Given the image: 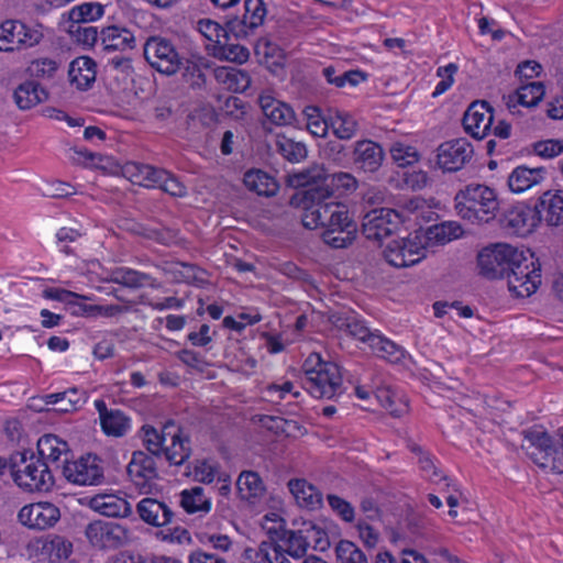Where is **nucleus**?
<instances>
[{
  "mask_svg": "<svg viewBox=\"0 0 563 563\" xmlns=\"http://www.w3.org/2000/svg\"><path fill=\"white\" fill-rule=\"evenodd\" d=\"M545 176V168L516 167L508 177V186L514 192H523L540 184Z\"/></svg>",
  "mask_w": 563,
  "mask_h": 563,
  "instance_id": "c756f323",
  "label": "nucleus"
},
{
  "mask_svg": "<svg viewBox=\"0 0 563 563\" xmlns=\"http://www.w3.org/2000/svg\"><path fill=\"white\" fill-rule=\"evenodd\" d=\"M59 63L55 59L44 57L37 58L30 63L26 68V71L31 77L34 78H53L57 69L59 68Z\"/></svg>",
  "mask_w": 563,
  "mask_h": 563,
  "instance_id": "052dcab7",
  "label": "nucleus"
},
{
  "mask_svg": "<svg viewBox=\"0 0 563 563\" xmlns=\"http://www.w3.org/2000/svg\"><path fill=\"white\" fill-rule=\"evenodd\" d=\"M269 542H261L257 548H246L241 556V563H269Z\"/></svg>",
  "mask_w": 563,
  "mask_h": 563,
  "instance_id": "69168bd1",
  "label": "nucleus"
},
{
  "mask_svg": "<svg viewBox=\"0 0 563 563\" xmlns=\"http://www.w3.org/2000/svg\"><path fill=\"white\" fill-rule=\"evenodd\" d=\"M353 154L355 164L369 173L376 172L384 159L382 146L369 140L356 142Z\"/></svg>",
  "mask_w": 563,
  "mask_h": 563,
  "instance_id": "393cba45",
  "label": "nucleus"
},
{
  "mask_svg": "<svg viewBox=\"0 0 563 563\" xmlns=\"http://www.w3.org/2000/svg\"><path fill=\"white\" fill-rule=\"evenodd\" d=\"M288 488L300 507L314 510L322 506V494L306 479H290Z\"/></svg>",
  "mask_w": 563,
  "mask_h": 563,
  "instance_id": "c85d7f7f",
  "label": "nucleus"
},
{
  "mask_svg": "<svg viewBox=\"0 0 563 563\" xmlns=\"http://www.w3.org/2000/svg\"><path fill=\"white\" fill-rule=\"evenodd\" d=\"M302 369L307 379L316 387H340L342 384L340 367L335 363L322 361L318 353L308 356Z\"/></svg>",
  "mask_w": 563,
  "mask_h": 563,
  "instance_id": "4468645a",
  "label": "nucleus"
},
{
  "mask_svg": "<svg viewBox=\"0 0 563 563\" xmlns=\"http://www.w3.org/2000/svg\"><path fill=\"white\" fill-rule=\"evenodd\" d=\"M123 175L133 184L144 187H155V179L164 176V169H158L150 165L131 162L124 165Z\"/></svg>",
  "mask_w": 563,
  "mask_h": 563,
  "instance_id": "e433bc0d",
  "label": "nucleus"
},
{
  "mask_svg": "<svg viewBox=\"0 0 563 563\" xmlns=\"http://www.w3.org/2000/svg\"><path fill=\"white\" fill-rule=\"evenodd\" d=\"M96 409L99 412L101 428L103 432L112 437H122L130 428V420L120 410H108L103 400L95 401Z\"/></svg>",
  "mask_w": 563,
  "mask_h": 563,
  "instance_id": "cd10ccee",
  "label": "nucleus"
},
{
  "mask_svg": "<svg viewBox=\"0 0 563 563\" xmlns=\"http://www.w3.org/2000/svg\"><path fill=\"white\" fill-rule=\"evenodd\" d=\"M303 119L306 121L307 130L318 137H323L328 133L330 126L329 117L323 118L320 109L314 106H308L302 111Z\"/></svg>",
  "mask_w": 563,
  "mask_h": 563,
  "instance_id": "864d4df0",
  "label": "nucleus"
},
{
  "mask_svg": "<svg viewBox=\"0 0 563 563\" xmlns=\"http://www.w3.org/2000/svg\"><path fill=\"white\" fill-rule=\"evenodd\" d=\"M521 448L527 455L540 467H550L552 459L555 457L556 449L547 431L531 428L525 430Z\"/></svg>",
  "mask_w": 563,
  "mask_h": 563,
  "instance_id": "f8f14e48",
  "label": "nucleus"
},
{
  "mask_svg": "<svg viewBox=\"0 0 563 563\" xmlns=\"http://www.w3.org/2000/svg\"><path fill=\"white\" fill-rule=\"evenodd\" d=\"M103 14V7L97 2H87L69 11V20L74 23L90 22Z\"/></svg>",
  "mask_w": 563,
  "mask_h": 563,
  "instance_id": "13d9d810",
  "label": "nucleus"
},
{
  "mask_svg": "<svg viewBox=\"0 0 563 563\" xmlns=\"http://www.w3.org/2000/svg\"><path fill=\"white\" fill-rule=\"evenodd\" d=\"M493 120V109L489 103L484 100H477L468 106L462 122L466 133L481 140L487 135Z\"/></svg>",
  "mask_w": 563,
  "mask_h": 563,
  "instance_id": "a211bd4d",
  "label": "nucleus"
},
{
  "mask_svg": "<svg viewBox=\"0 0 563 563\" xmlns=\"http://www.w3.org/2000/svg\"><path fill=\"white\" fill-rule=\"evenodd\" d=\"M155 180V187L173 197H184L187 194L186 187L166 170H164V176H158Z\"/></svg>",
  "mask_w": 563,
  "mask_h": 563,
  "instance_id": "e2e57ef3",
  "label": "nucleus"
},
{
  "mask_svg": "<svg viewBox=\"0 0 563 563\" xmlns=\"http://www.w3.org/2000/svg\"><path fill=\"white\" fill-rule=\"evenodd\" d=\"M390 154L394 162L399 167H407L415 163H417L420 158V155L416 147L404 144V143H395L390 148Z\"/></svg>",
  "mask_w": 563,
  "mask_h": 563,
  "instance_id": "680f3d73",
  "label": "nucleus"
},
{
  "mask_svg": "<svg viewBox=\"0 0 563 563\" xmlns=\"http://www.w3.org/2000/svg\"><path fill=\"white\" fill-rule=\"evenodd\" d=\"M426 247L418 235L393 240L387 243L383 256L394 267L415 265L426 257Z\"/></svg>",
  "mask_w": 563,
  "mask_h": 563,
  "instance_id": "6e6552de",
  "label": "nucleus"
},
{
  "mask_svg": "<svg viewBox=\"0 0 563 563\" xmlns=\"http://www.w3.org/2000/svg\"><path fill=\"white\" fill-rule=\"evenodd\" d=\"M129 306H120V305H87L79 302L73 306L71 314L75 316H86V317H106L112 318L118 314L124 313L129 311Z\"/></svg>",
  "mask_w": 563,
  "mask_h": 563,
  "instance_id": "de8ad7c7",
  "label": "nucleus"
},
{
  "mask_svg": "<svg viewBox=\"0 0 563 563\" xmlns=\"http://www.w3.org/2000/svg\"><path fill=\"white\" fill-rule=\"evenodd\" d=\"M269 534L273 541L283 542L284 550L294 559H301L306 555L308 548L311 544V536L306 534L305 527L299 530H287L280 527V530L269 529Z\"/></svg>",
  "mask_w": 563,
  "mask_h": 563,
  "instance_id": "4be33fe9",
  "label": "nucleus"
},
{
  "mask_svg": "<svg viewBox=\"0 0 563 563\" xmlns=\"http://www.w3.org/2000/svg\"><path fill=\"white\" fill-rule=\"evenodd\" d=\"M401 219L397 211L389 208H377L365 213L362 233L368 240L382 241L397 232Z\"/></svg>",
  "mask_w": 563,
  "mask_h": 563,
  "instance_id": "9d476101",
  "label": "nucleus"
},
{
  "mask_svg": "<svg viewBox=\"0 0 563 563\" xmlns=\"http://www.w3.org/2000/svg\"><path fill=\"white\" fill-rule=\"evenodd\" d=\"M180 506L188 514L195 512H209L211 509V501L205 495V490L200 486L185 489L180 494Z\"/></svg>",
  "mask_w": 563,
  "mask_h": 563,
  "instance_id": "79ce46f5",
  "label": "nucleus"
},
{
  "mask_svg": "<svg viewBox=\"0 0 563 563\" xmlns=\"http://www.w3.org/2000/svg\"><path fill=\"white\" fill-rule=\"evenodd\" d=\"M243 183L247 189L260 196H274L278 189L275 179L260 169L246 172L243 177Z\"/></svg>",
  "mask_w": 563,
  "mask_h": 563,
  "instance_id": "ea45409f",
  "label": "nucleus"
},
{
  "mask_svg": "<svg viewBox=\"0 0 563 563\" xmlns=\"http://www.w3.org/2000/svg\"><path fill=\"white\" fill-rule=\"evenodd\" d=\"M330 126L341 140L352 139L357 130L356 121L347 112L339 109L329 110Z\"/></svg>",
  "mask_w": 563,
  "mask_h": 563,
  "instance_id": "37998d69",
  "label": "nucleus"
},
{
  "mask_svg": "<svg viewBox=\"0 0 563 563\" xmlns=\"http://www.w3.org/2000/svg\"><path fill=\"white\" fill-rule=\"evenodd\" d=\"M47 97L46 90L40 84L32 80L19 85L13 93L14 102L21 110H29L45 101Z\"/></svg>",
  "mask_w": 563,
  "mask_h": 563,
  "instance_id": "473e14b6",
  "label": "nucleus"
},
{
  "mask_svg": "<svg viewBox=\"0 0 563 563\" xmlns=\"http://www.w3.org/2000/svg\"><path fill=\"white\" fill-rule=\"evenodd\" d=\"M258 104L267 122L276 126L296 125L298 120L294 109L286 102L263 93L258 97Z\"/></svg>",
  "mask_w": 563,
  "mask_h": 563,
  "instance_id": "6ab92c4d",
  "label": "nucleus"
},
{
  "mask_svg": "<svg viewBox=\"0 0 563 563\" xmlns=\"http://www.w3.org/2000/svg\"><path fill=\"white\" fill-rule=\"evenodd\" d=\"M100 40L103 51L125 52L136 47L134 34L117 25L103 27L100 32Z\"/></svg>",
  "mask_w": 563,
  "mask_h": 563,
  "instance_id": "bb28decb",
  "label": "nucleus"
},
{
  "mask_svg": "<svg viewBox=\"0 0 563 563\" xmlns=\"http://www.w3.org/2000/svg\"><path fill=\"white\" fill-rule=\"evenodd\" d=\"M143 54L152 68L166 76L175 75L184 64L173 41L158 35L145 41Z\"/></svg>",
  "mask_w": 563,
  "mask_h": 563,
  "instance_id": "20e7f679",
  "label": "nucleus"
},
{
  "mask_svg": "<svg viewBox=\"0 0 563 563\" xmlns=\"http://www.w3.org/2000/svg\"><path fill=\"white\" fill-rule=\"evenodd\" d=\"M89 507L107 517H128L132 514L130 503L112 494H99L91 497Z\"/></svg>",
  "mask_w": 563,
  "mask_h": 563,
  "instance_id": "a878e982",
  "label": "nucleus"
},
{
  "mask_svg": "<svg viewBox=\"0 0 563 563\" xmlns=\"http://www.w3.org/2000/svg\"><path fill=\"white\" fill-rule=\"evenodd\" d=\"M327 499L331 509L335 511L344 521L352 522L354 520V508L349 501L332 494L328 495Z\"/></svg>",
  "mask_w": 563,
  "mask_h": 563,
  "instance_id": "774afa93",
  "label": "nucleus"
},
{
  "mask_svg": "<svg viewBox=\"0 0 563 563\" xmlns=\"http://www.w3.org/2000/svg\"><path fill=\"white\" fill-rule=\"evenodd\" d=\"M214 56L219 59L228 62L243 64L250 58V51L246 46L239 43H232L230 40H223V42L216 46Z\"/></svg>",
  "mask_w": 563,
  "mask_h": 563,
  "instance_id": "3c124183",
  "label": "nucleus"
},
{
  "mask_svg": "<svg viewBox=\"0 0 563 563\" xmlns=\"http://www.w3.org/2000/svg\"><path fill=\"white\" fill-rule=\"evenodd\" d=\"M173 429L176 426L173 422H168L164 426L163 432L158 433L153 427L144 426L143 430V442L146 449L154 455H161L165 446L167 437H169Z\"/></svg>",
  "mask_w": 563,
  "mask_h": 563,
  "instance_id": "8fccbe9b",
  "label": "nucleus"
},
{
  "mask_svg": "<svg viewBox=\"0 0 563 563\" xmlns=\"http://www.w3.org/2000/svg\"><path fill=\"white\" fill-rule=\"evenodd\" d=\"M172 443H165L163 452L166 460L174 465L184 464L191 454V448L188 438L181 437L178 428L173 429L170 434Z\"/></svg>",
  "mask_w": 563,
  "mask_h": 563,
  "instance_id": "c9c22d12",
  "label": "nucleus"
},
{
  "mask_svg": "<svg viewBox=\"0 0 563 563\" xmlns=\"http://www.w3.org/2000/svg\"><path fill=\"white\" fill-rule=\"evenodd\" d=\"M276 147L284 158L292 163L300 162L307 156V148L303 143L295 142L286 136H277Z\"/></svg>",
  "mask_w": 563,
  "mask_h": 563,
  "instance_id": "6e6d98bb",
  "label": "nucleus"
},
{
  "mask_svg": "<svg viewBox=\"0 0 563 563\" xmlns=\"http://www.w3.org/2000/svg\"><path fill=\"white\" fill-rule=\"evenodd\" d=\"M41 25H26L19 20H7L0 24V51L13 52L34 47L43 40Z\"/></svg>",
  "mask_w": 563,
  "mask_h": 563,
  "instance_id": "423d86ee",
  "label": "nucleus"
},
{
  "mask_svg": "<svg viewBox=\"0 0 563 563\" xmlns=\"http://www.w3.org/2000/svg\"><path fill=\"white\" fill-rule=\"evenodd\" d=\"M532 211L526 206L519 205L510 208L503 218L504 227L517 234H526L534 225Z\"/></svg>",
  "mask_w": 563,
  "mask_h": 563,
  "instance_id": "f704fd0d",
  "label": "nucleus"
},
{
  "mask_svg": "<svg viewBox=\"0 0 563 563\" xmlns=\"http://www.w3.org/2000/svg\"><path fill=\"white\" fill-rule=\"evenodd\" d=\"M354 395L364 401L378 402L393 417H401L408 410L407 402L397 397L394 389H354Z\"/></svg>",
  "mask_w": 563,
  "mask_h": 563,
  "instance_id": "412c9836",
  "label": "nucleus"
},
{
  "mask_svg": "<svg viewBox=\"0 0 563 563\" xmlns=\"http://www.w3.org/2000/svg\"><path fill=\"white\" fill-rule=\"evenodd\" d=\"M310 190H303L305 213L302 224L310 229L324 228L332 221L346 219V207L335 202L332 198L314 199L310 197Z\"/></svg>",
  "mask_w": 563,
  "mask_h": 563,
  "instance_id": "39448f33",
  "label": "nucleus"
},
{
  "mask_svg": "<svg viewBox=\"0 0 563 563\" xmlns=\"http://www.w3.org/2000/svg\"><path fill=\"white\" fill-rule=\"evenodd\" d=\"M126 472L134 486L144 494L152 489L153 481L157 477L154 459L142 451L133 453Z\"/></svg>",
  "mask_w": 563,
  "mask_h": 563,
  "instance_id": "f3484780",
  "label": "nucleus"
},
{
  "mask_svg": "<svg viewBox=\"0 0 563 563\" xmlns=\"http://www.w3.org/2000/svg\"><path fill=\"white\" fill-rule=\"evenodd\" d=\"M236 488L242 499L250 500L263 495L264 485L260 475L252 471H244L236 481Z\"/></svg>",
  "mask_w": 563,
  "mask_h": 563,
  "instance_id": "09e8293b",
  "label": "nucleus"
},
{
  "mask_svg": "<svg viewBox=\"0 0 563 563\" xmlns=\"http://www.w3.org/2000/svg\"><path fill=\"white\" fill-rule=\"evenodd\" d=\"M356 188V179L349 173H336L332 175L327 174L325 181L323 186L311 189L310 197L314 199L320 198H333L334 191L338 189H343L345 191H351Z\"/></svg>",
  "mask_w": 563,
  "mask_h": 563,
  "instance_id": "7c9ffc66",
  "label": "nucleus"
},
{
  "mask_svg": "<svg viewBox=\"0 0 563 563\" xmlns=\"http://www.w3.org/2000/svg\"><path fill=\"white\" fill-rule=\"evenodd\" d=\"M463 230L459 223L448 221L430 227L427 230L426 236L428 241L444 244L461 236Z\"/></svg>",
  "mask_w": 563,
  "mask_h": 563,
  "instance_id": "603ef678",
  "label": "nucleus"
},
{
  "mask_svg": "<svg viewBox=\"0 0 563 563\" xmlns=\"http://www.w3.org/2000/svg\"><path fill=\"white\" fill-rule=\"evenodd\" d=\"M544 96V86L540 81L528 82L519 88V96L516 100L523 107L537 106Z\"/></svg>",
  "mask_w": 563,
  "mask_h": 563,
  "instance_id": "bf43d9fd",
  "label": "nucleus"
},
{
  "mask_svg": "<svg viewBox=\"0 0 563 563\" xmlns=\"http://www.w3.org/2000/svg\"><path fill=\"white\" fill-rule=\"evenodd\" d=\"M85 534L89 543L99 549H117L128 540V530L113 521L96 520L90 522Z\"/></svg>",
  "mask_w": 563,
  "mask_h": 563,
  "instance_id": "9b49d317",
  "label": "nucleus"
},
{
  "mask_svg": "<svg viewBox=\"0 0 563 563\" xmlns=\"http://www.w3.org/2000/svg\"><path fill=\"white\" fill-rule=\"evenodd\" d=\"M183 77L186 82L192 88H200L206 81L205 74L201 66L198 63L184 59L181 66Z\"/></svg>",
  "mask_w": 563,
  "mask_h": 563,
  "instance_id": "0e129e2a",
  "label": "nucleus"
},
{
  "mask_svg": "<svg viewBox=\"0 0 563 563\" xmlns=\"http://www.w3.org/2000/svg\"><path fill=\"white\" fill-rule=\"evenodd\" d=\"M266 13L263 0H245L243 16L228 18L229 31L236 40L246 38L263 24Z\"/></svg>",
  "mask_w": 563,
  "mask_h": 563,
  "instance_id": "2eb2a0df",
  "label": "nucleus"
},
{
  "mask_svg": "<svg viewBox=\"0 0 563 563\" xmlns=\"http://www.w3.org/2000/svg\"><path fill=\"white\" fill-rule=\"evenodd\" d=\"M327 174L323 167L313 166L296 173L289 177V183L294 187H303L305 190H311L323 186Z\"/></svg>",
  "mask_w": 563,
  "mask_h": 563,
  "instance_id": "49530a36",
  "label": "nucleus"
},
{
  "mask_svg": "<svg viewBox=\"0 0 563 563\" xmlns=\"http://www.w3.org/2000/svg\"><path fill=\"white\" fill-rule=\"evenodd\" d=\"M508 288L517 297L526 298L534 294L541 285L540 265L533 258L522 260L507 275Z\"/></svg>",
  "mask_w": 563,
  "mask_h": 563,
  "instance_id": "1a4fd4ad",
  "label": "nucleus"
},
{
  "mask_svg": "<svg viewBox=\"0 0 563 563\" xmlns=\"http://www.w3.org/2000/svg\"><path fill=\"white\" fill-rule=\"evenodd\" d=\"M109 280L128 288H141L145 285L154 286V279L145 273L130 268H117L111 272Z\"/></svg>",
  "mask_w": 563,
  "mask_h": 563,
  "instance_id": "c03bdc74",
  "label": "nucleus"
},
{
  "mask_svg": "<svg viewBox=\"0 0 563 563\" xmlns=\"http://www.w3.org/2000/svg\"><path fill=\"white\" fill-rule=\"evenodd\" d=\"M474 150L466 139H455L438 147L437 164L443 172H457L473 157Z\"/></svg>",
  "mask_w": 563,
  "mask_h": 563,
  "instance_id": "ddd939ff",
  "label": "nucleus"
},
{
  "mask_svg": "<svg viewBox=\"0 0 563 563\" xmlns=\"http://www.w3.org/2000/svg\"><path fill=\"white\" fill-rule=\"evenodd\" d=\"M368 345L378 357L389 363L398 364L405 358L406 353L401 346L379 334L371 336Z\"/></svg>",
  "mask_w": 563,
  "mask_h": 563,
  "instance_id": "a19ab883",
  "label": "nucleus"
},
{
  "mask_svg": "<svg viewBox=\"0 0 563 563\" xmlns=\"http://www.w3.org/2000/svg\"><path fill=\"white\" fill-rule=\"evenodd\" d=\"M60 518L59 509L51 503H34L21 508L18 519L23 526L34 530L53 527Z\"/></svg>",
  "mask_w": 563,
  "mask_h": 563,
  "instance_id": "dca6fc26",
  "label": "nucleus"
},
{
  "mask_svg": "<svg viewBox=\"0 0 563 563\" xmlns=\"http://www.w3.org/2000/svg\"><path fill=\"white\" fill-rule=\"evenodd\" d=\"M457 214L471 222H488L499 207L495 190L486 185L470 184L455 196Z\"/></svg>",
  "mask_w": 563,
  "mask_h": 563,
  "instance_id": "f03ea898",
  "label": "nucleus"
},
{
  "mask_svg": "<svg viewBox=\"0 0 563 563\" xmlns=\"http://www.w3.org/2000/svg\"><path fill=\"white\" fill-rule=\"evenodd\" d=\"M164 269L173 274L177 282L187 284H203L206 282V272L196 265L175 262L168 263Z\"/></svg>",
  "mask_w": 563,
  "mask_h": 563,
  "instance_id": "a18cd8bd",
  "label": "nucleus"
},
{
  "mask_svg": "<svg viewBox=\"0 0 563 563\" xmlns=\"http://www.w3.org/2000/svg\"><path fill=\"white\" fill-rule=\"evenodd\" d=\"M338 563H368L365 553L353 542L341 540L335 547Z\"/></svg>",
  "mask_w": 563,
  "mask_h": 563,
  "instance_id": "4d7b16f0",
  "label": "nucleus"
},
{
  "mask_svg": "<svg viewBox=\"0 0 563 563\" xmlns=\"http://www.w3.org/2000/svg\"><path fill=\"white\" fill-rule=\"evenodd\" d=\"M214 76L219 82L234 92H244L251 85L250 75L235 67H218Z\"/></svg>",
  "mask_w": 563,
  "mask_h": 563,
  "instance_id": "4c0bfd02",
  "label": "nucleus"
},
{
  "mask_svg": "<svg viewBox=\"0 0 563 563\" xmlns=\"http://www.w3.org/2000/svg\"><path fill=\"white\" fill-rule=\"evenodd\" d=\"M522 252L506 243L484 247L477 256L479 274L487 279L507 277L511 268L522 260Z\"/></svg>",
  "mask_w": 563,
  "mask_h": 563,
  "instance_id": "7ed1b4c3",
  "label": "nucleus"
},
{
  "mask_svg": "<svg viewBox=\"0 0 563 563\" xmlns=\"http://www.w3.org/2000/svg\"><path fill=\"white\" fill-rule=\"evenodd\" d=\"M539 221L549 227L563 224V190H548L542 194L534 206Z\"/></svg>",
  "mask_w": 563,
  "mask_h": 563,
  "instance_id": "aec40b11",
  "label": "nucleus"
},
{
  "mask_svg": "<svg viewBox=\"0 0 563 563\" xmlns=\"http://www.w3.org/2000/svg\"><path fill=\"white\" fill-rule=\"evenodd\" d=\"M198 29L206 38L214 42L216 46L220 45L223 40H230L231 36H233L228 27V19L224 25L209 19L200 20L198 22Z\"/></svg>",
  "mask_w": 563,
  "mask_h": 563,
  "instance_id": "5fc2aeb1",
  "label": "nucleus"
},
{
  "mask_svg": "<svg viewBox=\"0 0 563 563\" xmlns=\"http://www.w3.org/2000/svg\"><path fill=\"white\" fill-rule=\"evenodd\" d=\"M62 473L69 483L75 485H101L104 482L102 462L95 454H87L74 461L65 457Z\"/></svg>",
  "mask_w": 563,
  "mask_h": 563,
  "instance_id": "0eeeda50",
  "label": "nucleus"
},
{
  "mask_svg": "<svg viewBox=\"0 0 563 563\" xmlns=\"http://www.w3.org/2000/svg\"><path fill=\"white\" fill-rule=\"evenodd\" d=\"M96 67L95 60L88 56L75 58L68 70L70 81L76 84L79 89H87L96 80Z\"/></svg>",
  "mask_w": 563,
  "mask_h": 563,
  "instance_id": "2f4dec72",
  "label": "nucleus"
},
{
  "mask_svg": "<svg viewBox=\"0 0 563 563\" xmlns=\"http://www.w3.org/2000/svg\"><path fill=\"white\" fill-rule=\"evenodd\" d=\"M537 155L543 158H553L563 153V140H545L533 144Z\"/></svg>",
  "mask_w": 563,
  "mask_h": 563,
  "instance_id": "338daca9",
  "label": "nucleus"
},
{
  "mask_svg": "<svg viewBox=\"0 0 563 563\" xmlns=\"http://www.w3.org/2000/svg\"><path fill=\"white\" fill-rule=\"evenodd\" d=\"M40 460L57 463L62 455H67L68 444L54 434H44L37 441Z\"/></svg>",
  "mask_w": 563,
  "mask_h": 563,
  "instance_id": "58836bf2",
  "label": "nucleus"
},
{
  "mask_svg": "<svg viewBox=\"0 0 563 563\" xmlns=\"http://www.w3.org/2000/svg\"><path fill=\"white\" fill-rule=\"evenodd\" d=\"M357 232L356 223L350 218L346 210V219L343 221L334 220L331 224L324 227L322 240L334 249H342L350 245Z\"/></svg>",
  "mask_w": 563,
  "mask_h": 563,
  "instance_id": "5701e85b",
  "label": "nucleus"
},
{
  "mask_svg": "<svg viewBox=\"0 0 563 563\" xmlns=\"http://www.w3.org/2000/svg\"><path fill=\"white\" fill-rule=\"evenodd\" d=\"M332 322L338 330L362 342L369 343L371 336L376 334L354 314H335Z\"/></svg>",
  "mask_w": 563,
  "mask_h": 563,
  "instance_id": "72a5a7b5",
  "label": "nucleus"
},
{
  "mask_svg": "<svg viewBox=\"0 0 563 563\" xmlns=\"http://www.w3.org/2000/svg\"><path fill=\"white\" fill-rule=\"evenodd\" d=\"M140 518L147 525L164 527L172 522L174 512L170 507L155 498H143L136 506Z\"/></svg>",
  "mask_w": 563,
  "mask_h": 563,
  "instance_id": "b1692460",
  "label": "nucleus"
},
{
  "mask_svg": "<svg viewBox=\"0 0 563 563\" xmlns=\"http://www.w3.org/2000/svg\"><path fill=\"white\" fill-rule=\"evenodd\" d=\"M13 482L24 492H48L54 486V476L46 462L27 451L10 456Z\"/></svg>",
  "mask_w": 563,
  "mask_h": 563,
  "instance_id": "f257e3e1",
  "label": "nucleus"
}]
</instances>
